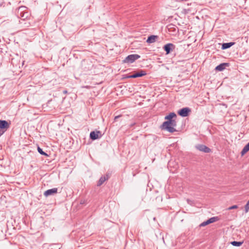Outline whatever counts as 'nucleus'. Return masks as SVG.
Masks as SVG:
<instances>
[{"mask_svg":"<svg viewBox=\"0 0 249 249\" xmlns=\"http://www.w3.org/2000/svg\"><path fill=\"white\" fill-rule=\"evenodd\" d=\"M174 118H177V115L174 112L170 113L166 115L164 119L167 121L164 122L161 124L160 128L162 130H165L170 133H173L177 131L175 127L177 126V122Z\"/></svg>","mask_w":249,"mask_h":249,"instance_id":"f257e3e1","label":"nucleus"},{"mask_svg":"<svg viewBox=\"0 0 249 249\" xmlns=\"http://www.w3.org/2000/svg\"><path fill=\"white\" fill-rule=\"evenodd\" d=\"M25 8L24 6L19 7L16 13L17 17L23 20L27 18L28 16V13L27 12H24Z\"/></svg>","mask_w":249,"mask_h":249,"instance_id":"f03ea898","label":"nucleus"},{"mask_svg":"<svg viewBox=\"0 0 249 249\" xmlns=\"http://www.w3.org/2000/svg\"><path fill=\"white\" fill-rule=\"evenodd\" d=\"M140 55L137 54L128 55L123 61L124 63L130 64L133 63L135 60L140 58Z\"/></svg>","mask_w":249,"mask_h":249,"instance_id":"7ed1b4c3","label":"nucleus"},{"mask_svg":"<svg viewBox=\"0 0 249 249\" xmlns=\"http://www.w3.org/2000/svg\"><path fill=\"white\" fill-rule=\"evenodd\" d=\"M10 124L5 120H0V132L2 135L7 129L9 127Z\"/></svg>","mask_w":249,"mask_h":249,"instance_id":"20e7f679","label":"nucleus"},{"mask_svg":"<svg viewBox=\"0 0 249 249\" xmlns=\"http://www.w3.org/2000/svg\"><path fill=\"white\" fill-rule=\"evenodd\" d=\"M176 48V46L171 43H169L163 47V49L166 52V54H168L171 53Z\"/></svg>","mask_w":249,"mask_h":249,"instance_id":"39448f33","label":"nucleus"},{"mask_svg":"<svg viewBox=\"0 0 249 249\" xmlns=\"http://www.w3.org/2000/svg\"><path fill=\"white\" fill-rule=\"evenodd\" d=\"M191 112V109L188 107H186L179 109L178 111V113L179 116L185 117L188 116Z\"/></svg>","mask_w":249,"mask_h":249,"instance_id":"423d86ee","label":"nucleus"},{"mask_svg":"<svg viewBox=\"0 0 249 249\" xmlns=\"http://www.w3.org/2000/svg\"><path fill=\"white\" fill-rule=\"evenodd\" d=\"M195 147L199 151H202L206 153H209L211 152V149L210 148L203 144H197L195 146Z\"/></svg>","mask_w":249,"mask_h":249,"instance_id":"0eeeda50","label":"nucleus"},{"mask_svg":"<svg viewBox=\"0 0 249 249\" xmlns=\"http://www.w3.org/2000/svg\"><path fill=\"white\" fill-rule=\"evenodd\" d=\"M219 220V218L218 216H214L211 217L208 219L207 220L201 223L199 226L200 227H204L206 225H208L211 223H213L214 222H216Z\"/></svg>","mask_w":249,"mask_h":249,"instance_id":"6e6552de","label":"nucleus"},{"mask_svg":"<svg viewBox=\"0 0 249 249\" xmlns=\"http://www.w3.org/2000/svg\"><path fill=\"white\" fill-rule=\"evenodd\" d=\"M102 136V133L100 131H91L90 133L89 137L92 140H95L100 138Z\"/></svg>","mask_w":249,"mask_h":249,"instance_id":"1a4fd4ad","label":"nucleus"},{"mask_svg":"<svg viewBox=\"0 0 249 249\" xmlns=\"http://www.w3.org/2000/svg\"><path fill=\"white\" fill-rule=\"evenodd\" d=\"M57 188H54L53 189L47 190V191H45L44 193V196L46 197H47L48 196L54 195V194H56L57 193Z\"/></svg>","mask_w":249,"mask_h":249,"instance_id":"9d476101","label":"nucleus"},{"mask_svg":"<svg viewBox=\"0 0 249 249\" xmlns=\"http://www.w3.org/2000/svg\"><path fill=\"white\" fill-rule=\"evenodd\" d=\"M110 178V176L108 174H106L105 176H102L101 177L98 183H97V185L98 186H100L101 185H102L103 183L106 181V180H107L109 179V178Z\"/></svg>","mask_w":249,"mask_h":249,"instance_id":"9b49d317","label":"nucleus"},{"mask_svg":"<svg viewBox=\"0 0 249 249\" xmlns=\"http://www.w3.org/2000/svg\"><path fill=\"white\" fill-rule=\"evenodd\" d=\"M146 74V72L145 71L140 70L139 71H135L134 72L133 76L134 78L142 77Z\"/></svg>","mask_w":249,"mask_h":249,"instance_id":"f8f14e48","label":"nucleus"},{"mask_svg":"<svg viewBox=\"0 0 249 249\" xmlns=\"http://www.w3.org/2000/svg\"><path fill=\"white\" fill-rule=\"evenodd\" d=\"M229 66L230 64L229 63H223L215 67V70L216 71H221L225 69L226 67H229Z\"/></svg>","mask_w":249,"mask_h":249,"instance_id":"ddd939ff","label":"nucleus"},{"mask_svg":"<svg viewBox=\"0 0 249 249\" xmlns=\"http://www.w3.org/2000/svg\"><path fill=\"white\" fill-rule=\"evenodd\" d=\"M158 36L151 35L147 39L146 42L148 43H153L156 41V39L158 38Z\"/></svg>","mask_w":249,"mask_h":249,"instance_id":"4468645a","label":"nucleus"},{"mask_svg":"<svg viewBox=\"0 0 249 249\" xmlns=\"http://www.w3.org/2000/svg\"><path fill=\"white\" fill-rule=\"evenodd\" d=\"M235 42H231L228 43H224L222 45L221 49L222 50H225L227 49H228L233 46L234 44H235Z\"/></svg>","mask_w":249,"mask_h":249,"instance_id":"2eb2a0df","label":"nucleus"},{"mask_svg":"<svg viewBox=\"0 0 249 249\" xmlns=\"http://www.w3.org/2000/svg\"><path fill=\"white\" fill-rule=\"evenodd\" d=\"M249 151V142L244 147L242 151L241 152V155L242 156L244 155L247 152Z\"/></svg>","mask_w":249,"mask_h":249,"instance_id":"dca6fc26","label":"nucleus"},{"mask_svg":"<svg viewBox=\"0 0 249 249\" xmlns=\"http://www.w3.org/2000/svg\"><path fill=\"white\" fill-rule=\"evenodd\" d=\"M37 151L38 152V153L42 155H43V156H46V157H49V155L48 154H47L46 153H45V152H44L42 150V149H41L39 146H37Z\"/></svg>","mask_w":249,"mask_h":249,"instance_id":"f3484780","label":"nucleus"},{"mask_svg":"<svg viewBox=\"0 0 249 249\" xmlns=\"http://www.w3.org/2000/svg\"><path fill=\"white\" fill-rule=\"evenodd\" d=\"M231 243L233 246L239 247L243 244V241L241 242V241H234L231 242Z\"/></svg>","mask_w":249,"mask_h":249,"instance_id":"a211bd4d","label":"nucleus"},{"mask_svg":"<svg viewBox=\"0 0 249 249\" xmlns=\"http://www.w3.org/2000/svg\"><path fill=\"white\" fill-rule=\"evenodd\" d=\"M245 212L247 213L249 210V199L245 206Z\"/></svg>","mask_w":249,"mask_h":249,"instance_id":"6ab92c4d","label":"nucleus"},{"mask_svg":"<svg viewBox=\"0 0 249 249\" xmlns=\"http://www.w3.org/2000/svg\"><path fill=\"white\" fill-rule=\"evenodd\" d=\"M238 208V206L237 205H233L231 207H230L229 208H228V210H232V209H236Z\"/></svg>","mask_w":249,"mask_h":249,"instance_id":"aec40b11","label":"nucleus"},{"mask_svg":"<svg viewBox=\"0 0 249 249\" xmlns=\"http://www.w3.org/2000/svg\"><path fill=\"white\" fill-rule=\"evenodd\" d=\"M133 76V74L131 75H129L126 76V78H134Z\"/></svg>","mask_w":249,"mask_h":249,"instance_id":"412c9836","label":"nucleus"},{"mask_svg":"<svg viewBox=\"0 0 249 249\" xmlns=\"http://www.w3.org/2000/svg\"><path fill=\"white\" fill-rule=\"evenodd\" d=\"M120 117V115L117 116L115 117L114 120H116L118 118H119Z\"/></svg>","mask_w":249,"mask_h":249,"instance_id":"4be33fe9","label":"nucleus"},{"mask_svg":"<svg viewBox=\"0 0 249 249\" xmlns=\"http://www.w3.org/2000/svg\"><path fill=\"white\" fill-rule=\"evenodd\" d=\"M63 92L64 94H67L68 93V91L67 90H63Z\"/></svg>","mask_w":249,"mask_h":249,"instance_id":"5701e85b","label":"nucleus"},{"mask_svg":"<svg viewBox=\"0 0 249 249\" xmlns=\"http://www.w3.org/2000/svg\"><path fill=\"white\" fill-rule=\"evenodd\" d=\"M2 135L1 134V132H0V137Z\"/></svg>","mask_w":249,"mask_h":249,"instance_id":"b1692460","label":"nucleus"}]
</instances>
